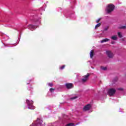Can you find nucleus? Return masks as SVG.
Here are the masks:
<instances>
[{"instance_id":"9","label":"nucleus","mask_w":126,"mask_h":126,"mask_svg":"<svg viewBox=\"0 0 126 126\" xmlns=\"http://www.w3.org/2000/svg\"><path fill=\"white\" fill-rule=\"evenodd\" d=\"M90 56V58L91 59H92L93 58V56H94V51H93V50H92L91 51Z\"/></svg>"},{"instance_id":"20","label":"nucleus","mask_w":126,"mask_h":126,"mask_svg":"<svg viewBox=\"0 0 126 126\" xmlns=\"http://www.w3.org/2000/svg\"><path fill=\"white\" fill-rule=\"evenodd\" d=\"M101 18H99L98 20H96V23H98L99 22V21H100V20H101Z\"/></svg>"},{"instance_id":"12","label":"nucleus","mask_w":126,"mask_h":126,"mask_svg":"<svg viewBox=\"0 0 126 126\" xmlns=\"http://www.w3.org/2000/svg\"><path fill=\"white\" fill-rule=\"evenodd\" d=\"M109 41V39L105 38L101 41V43H104V42H108Z\"/></svg>"},{"instance_id":"14","label":"nucleus","mask_w":126,"mask_h":126,"mask_svg":"<svg viewBox=\"0 0 126 126\" xmlns=\"http://www.w3.org/2000/svg\"><path fill=\"white\" fill-rule=\"evenodd\" d=\"M66 126H74V124L73 123H69L67 124Z\"/></svg>"},{"instance_id":"17","label":"nucleus","mask_w":126,"mask_h":126,"mask_svg":"<svg viewBox=\"0 0 126 126\" xmlns=\"http://www.w3.org/2000/svg\"><path fill=\"white\" fill-rule=\"evenodd\" d=\"M65 66V65H63L62 67H60V69H63V68H64Z\"/></svg>"},{"instance_id":"11","label":"nucleus","mask_w":126,"mask_h":126,"mask_svg":"<svg viewBox=\"0 0 126 126\" xmlns=\"http://www.w3.org/2000/svg\"><path fill=\"white\" fill-rule=\"evenodd\" d=\"M111 39L112 40H118V36H117V35H114L113 36L111 37Z\"/></svg>"},{"instance_id":"8","label":"nucleus","mask_w":126,"mask_h":126,"mask_svg":"<svg viewBox=\"0 0 126 126\" xmlns=\"http://www.w3.org/2000/svg\"><path fill=\"white\" fill-rule=\"evenodd\" d=\"M65 86H66V88H67L68 89H70V88H72V87H73L72 84H71V83L66 84Z\"/></svg>"},{"instance_id":"10","label":"nucleus","mask_w":126,"mask_h":126,"mask_svg":"<svg viewBox=\"0 0 126 126\" xmlns=\"http://www.w3.org/2000/svg\"><path fill=\"white\" fill-rule=\"evenodd\" d=\"M29 28H30V29L31 30L33 31V30H34V29H35V28H35L34 26H33V25H31L30 26V27H29Z\"/></svg>"},{"instance_id":"6","label":"nucleus","mask_w":126,"mask_h":126,"mask_svg":"<svg viewBox=\"0 0 126 126\" xmlns=\"http://www.w3.org/2000/svg\"><path fill=\"white\" fill-rule=\"evenodd\" d=\"M90 75L89 74H87V75H86L82 79V81L83 82H85V81H87V80L88 79V77H89Z\"/></svg>"},{"instance_id":"13","label":"nucleus","mask_w":126,"mask_h":126,"mask_svg":"<svg viewBox=\"0 0 126 126\" xmlns=\"http://www.w3.org/2000/svg\"><path fill=\"white\" fill-rule=\"evenodd\" d=\"M100 26H101V23H99L97 24L95 26V29H96V28H97V27H100Z\"/></svg>"},{"instance_id":"7","label":"nucleus","mask_w":126,"mask_h":126,"mask_svg":"<svg viewBox=\"0 0 126 126\" xmlns=\"http://www.w3.org/2000/svg\"><path fill=\"white\" fill-rule=\"evenodd\" d=\"M90 109H91V105L88 104L84 107V111H88V110H90Z\"/></svg>"},{"instance_id":"19","label":"nucleus","mask_w":126,"mask_h":126,"mask_svg":"<svg viewBox=\"0 0 126 126\" xmlns=\"http://www.w3.org/2000/svg\"><path fill=\"white\" fill-rule=\"evenodd\" d=\"M50 90L51 92H54L55 91V90L53 88H51Z\"/></svg>"},{"instance_id":"4","label":"nucleus","mask_w":126,"mask_h":126,"mask_svg":"<svg viewBox=\"0 0 126 126\" xmlns=\"http://www.w3.org/2000/svg\"><path fill=\"white\" fill-rule=\"evenodd\" d=\"M115 93H116V90L114 89H110L108 90V94H109L110 96L114 95Z\"/></svg>"},{"instance_id":"22","label":"nucleus","mask_w":126,"mask_h":126,"mask_svg":"<svg viewBox=\"0 0 126 126\" xmlns=\"http://www.w3.org/2000/svg\"><path fill=\"white\" fill-rule=\"evenodd\" d=\"M126 28V26H123V27H122V28L123 29H125V28Z\"/></svg>"},{"instance_id":"2","label":"nucleus","mask_w":126,"mask_h":126,"mask_svg":"<svg viewBox=\"0 0 126 126\" xmlns=\"http://www.w3.org/2000/svg\"><path fill=\"white\" fill-rule=\"evenodd\" d=\"M114 8L115 6L113 4H108L106 8V11L107 13H110V12H112V11L114 10Z\"/></svg>"},{"instance_id":"23","label":"nucleus","mask_w":126,"mask_h":126,"mask_svg":"<svg viewBox=\"0 0 126 126\" xmlns=\"http://www.w3.org/2000/svg\"><path fill=\"white\" fill-rule=\"evenodd\" d=\"M119 90H123V89H120Z\"/></svg>"},{"instance_id":"1","label":"nucleus","mask_w":126,"mask_h":126,"mask_svg":"<svg viewBox=\"0 0 126 126\" xmlns=\"http://www.w3.org/2000/svg\"><path fill=\"white\" fill-rule=\"evenodd\" d=\"M44 124H43V121L38 118L35 123H32L30 126H44Z\"/></svg>"},{"instance_id":"21","label":"nucleus","mask_w":126,"mask_h":126,"mask_svg":"<svg viewBox=\"0 0 126 126\" xmlns=\"http://www.w3.org/2000/svg\"><path fill=\"white\" fill-rule=\"evenodd\" d=\"M76 98H77V97L75 96V97H73L71 98V99L72 100H73V99H76Z\"/></svg>"},{"instance_id":"18","label":"nucleus","mask_w":126,"mask_h":126,"mask_svg":"<svg viewBox=\"0 0 126 126\" xmlns=\"http://www.w3.org/2000/svg\"><path fill=\"white\" fill-rule=\"evenodd\" d=\"M48 86H50V87H52V86H53V83H48Z\"/></svg>"},{"instance_id":"5","label":"nucleus","mask_w":126,"mask_h":126,"mask_svg":"<svg viewBox=\"0 0 126 126\" xmlns=\"http://www.w3.org/2000/svg\"><path fill=\"white\" fill-rule=\"evenodd\" d=\"M106 54L109 58H113L114 57V54L110 51H107Z\"/></svg>"},{"instance_id":"16","label":"nucleus","mask_w":126,"mask_h":126,"mask_svg":"<svg viewBox=\"0 0 126 126\" xmlns=\"http://www.w3.org/2000/svg\"><path fill=\"white\" fill-rule=\"evenodd\" d=\"M118 36L120 37V38H122V37H123V35H122V33L121 32H118Z\"/></svg>"},{"instance_id":"15","label":"nucleus","mask_w":126,"mask_h":126,"mask_svg":"<svg viewBox=\"0 0 126 126\" xmlns=\"http://www.w3.org/2000/svg\"><path fill=\"white\" fill-rule=\"evenodd\" d=\"M101 69H102L103 70H106V69H107V67H103V66H101Z\"/></svg>"},{"instance_id":"3","label":"nucleus","mask_w":126,"mask_h":126,"mask_svg":"<svg viewBox=\"0 0 126 126\" xmlns=\"http://www.w3.org/2000/svg\"><path fill=\"white\" fill-rule=\"evenodd\" d=\"M26 103L28 105V109H31V110L35 109V106H33V101H29V100L27 99Z\"/></svg>"}]
</instances>
